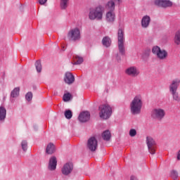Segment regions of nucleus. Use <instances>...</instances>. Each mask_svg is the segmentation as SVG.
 <instances>
[{
  "mask_svg": "<svg viewBox=\"0 0 180 180\" xmlns=\"http://www.w3.org/2000/svg\"><path fill=\"white\" fill-rule=\"evenodd\" d=\"M70 5V0H60V6L62 9H67Z\"/></svg>",
  "mask_w": 180,
  "mask_h": 180,
  "instance_id": "nucleus-23",
  "label": "nucleus"
},
{
  "mask_svg": "<svg viewBox=\"0 0 180 180\" xmlns=\"http://www.w3.org/2000/svg\"><path fill=\"white\" fill-rule=\"evenodd\" d=\"M91 119V113L88 111H83L79 115L78 120L81 123L89 122Z\"/></svg>",
  "mask_w": 180,
  "mask_h": 180,
  "instance_id": "nucleus-13",
  "label": "nucleus"
},
{
  "mask_svg": "<svg viewBox=\"0 0 180 180\" xmlns=\"http://www.w3.org/2000/svg\"><path fill=\"white\" fill-rule=\"evenodd\" d=\"M20 91V89L19 87H15L12 91H11V98H18L19 96V92Z\"/></svg>",
  "mask_w": 180,
  "mask_h": 180,
  "instance_id": "nucleus-26",
  "label": "nucleus"
},
{
  "mask_svg": "<svg viewBox=\"0 0 180 180\" xmlns=\"http://www.w3.org/2000/svg\"><path fill=\"white\" fill-rule=\"evenodd\" d=\"M180 79H174L172 81L169 86L170 94L173 92H176L178 91V87L179 86Z\"/></svg>",
  "mask_w": 180,
  "mask_h": 180,
  "instance_id": "nucleus-14",
  "label": "nucleus"
},
{
  "mask_svg": "<svg viewBox=\"0 0 180 180\" xmlns=\"http://www.w3.org/2000/svg\"><path fill=\"white\" fill-rule=\"evenodd\" d=\"M125 74L129 77L136 78V77H139V75H140V70L136 66H131L125 70Z\"/></svg>",
  "mask_w": 180,
  "mask_h": 180,
  "instance_id": "nucleus-9",
  "label": "nucleus"
},
{
  "mask_svg": "<svg viewBox=\"0 0 180 180\" xmlns=\"http://www.w3.org/2000/svg\"><path fill=\"white\" fill-rule=\"evenodd\" d=\"M73 63L76 65L82 64V63H84V58H82L81 56H78L77 55H74Z\"/></svg>",
  "mask_w": 180,
  "mask_h": 180,
  "instance_id": "nucleus-20",
  "label": "nucleus"
},
{
  "mask_svg": "<svg viewBox=\"0 0 180 180\" xmlns=\"http://www.w3.org/2000/svg\"><path fill=\"white\" fill-rule=\"evenodd\" d=\"M172 96H173V99L174 101H176V102H179L180 101V97H179V94H178V92L174 91L173 93H171Z\"/></svg>",
  "mask_w": 180,
  "mask_h": 180,
  "instance_id": "nucleus-30",
  "label": "nucleus"
},
{
  "mask_svg": "<svg viewBox=\"0 0 180 180\" xmlns=\"http://www.w3.org/2000/svg\"><path fill=\"white\" fill-rule=\"evenodd\" d=\"M63 99L64 102H69V101H71V99H72V95H71V94L70 93L65 94L63 95Z\"/></svg>",
  "mask_w": 180,
  "mask_h": 180,
  "instance_id": "nucleus-28",
  "label": "nucleus"
},
{
  "mask_svg": "<svg viewBox=\"0 0 180 180\" xmlns=\"http://www.w3.org/2000/svg\"><path fill=\"white\" fill-rule=\"evenodd\" d=\"M116 20L115 11H107L105 14V20L109 23H113Z\"/></svg>",
  "mask_w": 180,
  "mask_h": 180,
  "instance_id": "nucleus-16",
  "label": "nucleus"
},
{
  "mask_svg": "<svg viewBox=\"0 0 180 180\" xmlns=\"http://www.w3.org/2000/svg\"><path fill=\"white\" fill-rule=\"evenodd\" d=\"M99 115L101 119H109L112 115V107L108 104H103L99 107Z\"/></svg>",
  "mask_w": 180,
  "mask_h": 180,
  "instance_id": "nucleus-3",
  "label": "nucleus"
},
{
  "mask_svg": "<svg viewBox=\"0 0 180 180\" xmlns=\"http://www.w3.org/2000/svg\"><path fill=\"white\" fill-rule=\"evenodd\" d=\"M165 117V110L164 109L158 108H154L151 111V117L155 119L156 120H162Z\"/></svg>",
  "mask_w": 180,
  "mask_h": 180,
  "instance_id": "nucleus-7",
  "label": "nucleus"
},
{
  "mask_svg": "<svg viewBox=\"0 0 180 180\" xmlns=\"http://www.w3.org/2000/svg\"><path fill=\"white\" fill-rule=\"evenodd\" d=\"M21 146L23 151H26V150H27V142L26 141H22Z\"/></svg>",
  "mask_w": 180,
  "mask_h": 180,
  "instance_id": "nucleus-33",
  "label": "nucleus"
},
{
  "mask_svg": "<svg viewBox=\"0 0 180 180\" xmlns=\"http://www.w3.org/2000/svg\"><path fill=\"white\" fill-rule=\"evenodd\" d=\"M171 176L173 178V179L176 180V178H178V172H176L175 170H172L171 172Z\"/></svg>",
  "mask_w": 180,
  "mask_h": 180,
  "instance_id": "nucleus-35",
  "label": "nucleus"
},
{
  "mask_svg": "<svg viewBox=\"0 0 180 180\" xmlns=\"http://www.w3.org/2000/svg\"><path fill=\"white\" fill-rule=\"evenodd\" d=\"M137 134V131L134 129H131L129 130V136L130 137H134Z\"/></svg>",
  "mask_w": 180,
  "mask_h": 180,
  "instance_id": "nucleus-34",
  "label": "nucleus"
},
{
  "mask_svg": "<svg viewBox=\"0 0 180 180\" xmlns=\"http://www.w3.org/2000/svg\"><path fill=\"white\" fill-rule=\"evenodd\" d=\"M154 4L157 6H161L162 8H168V6H172V2L168 0H155Z\"/></svg>",
  "mask_w": 180,
  "mask_h": 180,
  "instance_id": "nucleus-15",
  "label": "nucleus"
},
{
  "mask_svg": "<svg viewBox=\"0 0 180 180\" xmlns=\"http://www.w3.org/2000/svg\"><path fill=\"white\" fill-rule=\"evenodd\" d=\"M47 2V0H39V4L40 5H44Z\"/></svg>",
  "mask_w": 180,
  "mask_h": 180,
  "instance_id": "nucleus-36",
  "label": "nucleus"
},
{
  "mask_svg": "<svg viewBox=\"0 0 180 180\" xmlns=\"http://www.w3.org/2000/svg\"><path fill=\"white\" fill-rule=\"evenodd\" d=\"M177 160H180V150H179L177 154Z\"/></svg>",
  "mask_w": 180,
  "mask_h": 180,
  "instance_id": "nucleus-38",
  "label": "nucleus"
},
{
  "mask_svg": "<svg viewBox=\"0 0 180 180\" xmlns=\"http://www.w3.org/2000/svg\"><path fill=\"white\" fill-rule=\"evenodd\" d=\"M102 41L103 46H105V47H109V46H110L112 43V40H110V38H109V37H104Z\"/></svg>",
  "mask_w": 180,
  "mask_h": 180,
  "instance_id": "nucleus-25",
  "label": "nucleus"
},
{
  "mask_svg": "<svg viewBox=\"0 0 180 180\" xmlns=\"http://www.w3.org/2000/svg\"><path fill=\"white\" fill-rule=\"evenodd\" d=\"M6 117V108L4 106L0 107V120H5Z\"/></svg>",
  "mask_w": 180,
  "mask_h": 180,
  "instance_id": "nucleus-21",
  "label": "nucleus"
},
{
  "mask_svg": "<svg viewBox=\"0 0 180 180\" xmlns=\"http://www.w3.org/2000/svg\"><path fill=\"white\" fill-rule=\"evenodd\" d=\"M118 40V50L123 56L124 54V30L123 29H119L117 33Z\"/></svg>",
  "mask_w": 180,
  "mask_h": 180,
  "instance_id": "nucleus-4",
  "label": "nucleus"
},
{
  "mask_svg": "<svg viewBox=\"0 0 180 180\" xmlns=\"http://www.w3.org/2000/svg\"><path fill=\"white\" fill-rule=\"evenodd\" d=\"M152 53L155 54L160 60H165V58H167L168 56V53L167 51L164 49L161 50V48L157 46L153 47Z\"/></svg>",
  "mask_w": 180,
  "mask_h": 180,
  "instance_id": "nucleus-6",
  "label": "nucleus"
},
{
  "mask_svg": "<svg viewBox=\"0 0 180 180\" xmlns=\"http://www.w3.org/2000/svg\"><path fill=\"white\" fill-rule=\"evenodd\" d=\"M174 41L177 46L180 45V30L175 33Z\"/></svg>",
  "mask_w": 180,
  "mask_h": 180,
  "instance_id": "nucleus-24",
  "label": "nucleus"
},
{
  "mask_svg": "<svg viewBox=\"0 0 180 180\" xmlns=\"http://www.w3.org/2000/svg\"><path fill=\"white\" fill-rule=\"evenodd\" d=\"M72 169H74V165L71 162H68L63 165L62 167V174L63 175H70L71 172H72Z\"/></svg>",
  "mask_w": 180,
  "mask_h": 180,
  "instance_id": "nucleus-12",
  "label": "nucleus"
},
{
  "mask_svg": "<svg viewBox=\"0 0 180 180\" xmlns=\"http://www.w3.org/2000/svg\"><path fill=\"white\" fill-rule=\"evenodd\" d=\"M131 180H139V179H137V177H136L134 176H131Z\"/></svg>",
  "mask_w": 180,
  "mask_h": 180,
  "instance_id": "nucleus-37",
  "label": "nucleus"
},
{
  "mask_svg": "<svg viewBox=\"0 0 180 180\" xmlns=\"http://www.w3.org/2000/svg\"><path fill=\"white\" fill-rule=\"evenodd\" d=\"M129 108L132 115H140L141 113V108H143V97L141 95H137L133 98Z\"/></svg>",
  "mask_w": 180,
  "mask_h": 180,
  "instance_id": "nucleus-1",
  "label": "nucleus"
},
{
  "mask_svg": "<svg viewBox=\"0 0 180 180\" xmlns=\"http://www.w3.org/2000/svg\"><path fill=\"white\" fill-rule=\"evenodd\" d=\"M35 67L37 72H41V63L40 62V60H37L35 63Z\"/></svg>",
  "mask_w": 180,
  "mask_h": 180,
  "instance_id": "nucleus-29",
  "label": "nucleus"
},
{
  "mask_svg": "<svg viewBox=\"0 0 180 180\" xmlns=\"http://www.w3.org/2000/svg\"><path fill=\"white\" fill-rule=\"evenodd\" d=\"M122 0H110L105 6V9L107 11H115V6L116 4L120 5Z\"/></svg>",
  "mask_w": 180,
  "mask_h": 180,
  "instance_id": "nucleus-11",
  "label": "nucleus"
},
{
  "mask_svg": "<svg viewBox=\"0 0 180 180\" xmlns=\"http://www.w3.org/2000/svg\"><path fill=\"white\" fill-rule=\"evenodd\" d=\"M68 37L72 41H78L81 40V30L78 27L70 30L68 33Z\"/></svg>",
  "mask_w": 180,
  "mask_h": 180,
  "instance_id": "nucleus-5",
  "label": "nucleus"
},
{
  "mask_svg": "<svg viewBox=\"0 0 180 180\" xmlns=\"http://www.w3.org/2000/svg\"><path fill=\"white\" fill-rule=\"evenodd\" d=\"M56 151V146L54 144L50 143L46 147V153L47 154H53Z\"/></svg>",
  "mask_w": 180,
  "mask_h": 180,
  "instance_id": "nucleus-22",
  "label": "nucleus"
},
{
  "mask_svg": "<svg viewBox=\"0 0 180 180\" xmlns=\"http://www.w3.org/2000/svg\"><path fill=\"white\" fill-rule=\"evenodd\" d=\"M150 22H151V18H150V16L148 15L143 16L141 20L142 27L147 28V27L149 26L150 25Z\"/></svg>",
  "mask_w": 180,
  "mask_h": 180,
  "instance_id": "nucleus-19",
  "label": "nucleus"
},
{
  "mask_svg": "<svg viewBox=\"0 0 180 180\" xmlns=\"http://www.w3.org/2000/svg\"><path fill=\"white\" fill-rule=\"evenodd\" d=\"M65 117L66 119H71V117H72V112L70 110H67L65 112Z\"/></svg>",
  "mask_w": 180,
  "mask_h": 180,
  "instance_id": "nucleus-31",
  "label": "nucleus"
},
{
  "mask_svg": "<svg viewBox=\"0 0 180 180\" xmlns=\"http://www.w3.org/2000/svg\"><path fill=\"white\" fill-rule=\"evenodd\" d=\"M146 144L148 146L149 153L152 155L155 154L157 143H155V141H154L151 136L146 137Z\"/></svg>",
  "mask_w": 180,
  "mask_h": 180,
  "instance_id": "nucleus-8",
  "label": "nucleus"
},
{
  "mask_svg": "<svg viewBox=\"0 0 180 180\" xmlns=\"http://www.w3.org/2000/svg\"><path fill=\"white\" fill-rule=\"evenodd\" d=\"M64 81L66 84L70 85L75 81V78L74 77L72 73L68 72L65 73Z\"/></svg>",
  "mask_w": 180,
  "mask_h": 180,
  "instance_id": "nucleus-18",
  "label": "nucleus"
},
{
  "mask_svg": "<svg viewBox=\"0 0 180 180\" xmlns=\"http://www.w3.org/2000/svg\"><path fill=\"white\" fill-rule=\"evenodd\" d=\"M25 98L27 101H28V102H30V101L33 98V94L32 92H28L25 96Z\"/></svg>",
  "mask_w": 180,
  "mask_h": 180,
  "instance_id": "nucleus-32",
  "label": "nucleus"
},
{
  "mask_svg": "<svg viewBox=\"0 0 180 180\" xmlns=\"http://www.w3.org/2000/svg\"><path fill=\"white\" fill-rule=\"evenodd\" d=\"M87 148L91 151H96L98 148V141L96 137H91L87 141Z\"/></svg>",
  "mask_w": 180,
  "mask_h": 180,
  "instance_id": "nucleus-10",
  "label": "nucleus"
},
{
  "mask_svg": "<svg viewBox=\"0 0 180 180\" xmlns=\"http://www.w3.org/2000/svg\"><path fill=\"white\" fill-rule=\"evenodd\" d=\"M105 11L101 6H98L89 9V19L90 20H102Z\"/></svg>",
  "mask_w": 180,
  "mask_h": 180,
  "instance_id": "nucleus-2",
  "label": "nucleus"
},
{
  "mask_svg": "<svg viewBox=\"0 0 180 180\" xmlns=\"http://www.w3.org/2000/svg\"><path fill=\"white\" fill-rule=\"evenodd\" d=\"M102 137L103 140H106L107 141L110 140V137H111L110 131H109V130L104 131L102 134Z\"/></svg>",
  "mask_w": 180,
  "mask_h": 180,
  "instance_id": "nucleus-27",
  "label": "nucleus"
},
{
  "mask_svg": "<svg viewBox=\"0 0 180 180\" xmlns=\"http://www.w3.org/2000/svg\"><path fill=\"white\" fill-rule=\"evenodd\" d=\"M48 168L50 171L56 170L57 168V158L54 156L49 159Z\"/></svg>",
  "mask_w": 180,
  "mask_h": 180,
  "instance_id": "nucleus-17",
  "label": "nucleus"
}]
</instances>
